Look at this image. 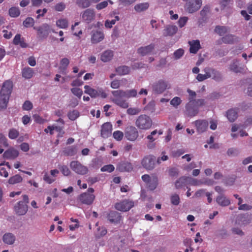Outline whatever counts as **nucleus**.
<instances>
[{"label":"nucleus","mask_w":252,"mask_h":252,"mask_svg":"<svg viewBox=\"0 0 252 252\" xmlns=\"http://www.w3.org/2000/svg\"><path fill=\"white\" fill-rule=\"evenodd\" d=\"M10 96L0 93V110L5 109L7 106V104Z\"/></svg>","instance_id":"obj_31"},{"label":"nucleus","mask_w":252,"mask_h":252,"mask_svg":"<svg viewBox=\"0 0 252 252\" xmlns=\"http://www.w3.org/2000/svg\"><path fill=\"white\" fill-rule=\"evenodd\" d=\"M156 158L153 155L145 156L141 160L142 166L148 170H152L155 167Z\"/></svg>","instance_id":"obj_9"},{"label":"nucleus","mask_w":252,"mask_h":252,"mask_svg":"<svg viewBox=\"0 0 252 252\" xmlns=\"http://www.w3.org/2000/svg\"><path fill=\"white\" fill-rule=\"evenodd\" d=\"M116 72L120 75H125L130 72V68L126 65L120 66L116 69Z\"/></svg>","instance_id":"obj_38"},{"label":"nucleus","mask_w":252,"mask_h":252,"mask_svg":"<svg viewBox=\"0 0 252 252\" xmlns=\"http://www.w3.org/2000/svg\"><path fill=\"white\" fill-rule=\"evenodd\" d=\"M223 43L225 44H233L238 40V38L231 34H227L222 37Z\"/></svg>","instance_id":"obj_34"},{"label":"nucleus","mask_w":252,"mask_h":252,"mask_svg":"<svg viewBox=\"0 0 252 252\" xmlns=\"http://www.w3.org/2000/svg\"><path fill=\"white\" fill-rule=\"evenodd\" d=\"M212 75V79L216 82H220L223 80V75L222 73L219 70L214 68Z\"/></svg>","instance_id":"obj_39"},{"label":"nucleus","mask_w":252,"mask_h":252,"mask_svg":"<svg viewBox=\"0 0 252 252\" xmlns=\"http://www.w3.org/2000/svg\"><path fill=\"white\" fill-rule=\"evenodd\" d=\"M34 24V20L32 17H28L27 18L23 23V24L24 27L26 28L32 27L33 26Z\"/></svg>","instance_id":"obj_48"},{"label":"nucleus","mask_w":252,"mask_h":252,"mask_svg":"<svg viewBox=\"0 0 252 252\" xmlns=\"http://www.w3.org/2000/svg\"><path fill=\"white\" fill-rule=\"evenodd\" d=\"M34 74V71L32 68L30 67H25L22 70V77L25 79L31 78Z\"/></svg>","instance_id":"obj_33"},{"label":"nucleus","mask_w":252,"mask_h":252,"mask_svg":"<svg viewBox=\"0 0 252 252\" xmlns=\"http://www.w3.org/2000/svg\"><path fill=\"white\" fill-rule=\"evenodd\" d=\"M213 69V68L210 67H206L204 68L203 71L205 72L204 75L206 76V79L211 78Z\"/></svg>","instance_id":"obj_55"},{"label":"nucleus","mask_w":252,"mask_h":252,"mask_svg":"<svg viewBox=\"0 0 252 252\" xmlns=\"http://www.w3.org/2000/svg\"><path fill=\"white\" fill-rule=\"evenodd\" d=\"M193 124L199 133H202L206 131L208 127V121L205 120H198L194 121Z\"/></svg>","instance_id":"obj_16"},{"label":"nucleus","mask_w":252,"mask_h":252,"mask_svg":"<svg viewBox=\"0 0 252 252\" xmlns=\"http://www.w3.org/2000/svg\"><path fill=\"white\" fill-rule=\"evenodd\" d=\"M233 4V0H221L220 1V8L222 10L226 7H230Z\"/></svg>","instance_id":"obj_47"},{"label":"nucleus","mask_w":252,"mask_h":252,"mask_svg":"<svg viewBox=\"0 0 252 252\" xmlns=\"http://www.w3.org/2000/svg\"><path fill=\"white\" fill-rule=\"evenodd\" d=\"M117 169L121 172H129L132 170L133 167L128 162H121L118 165Z\"/></svg>","instance_id":"obj_27"},{"label":"nucleus","mask_w":252,"mask_h":252,"mask_svg":"<svg viewBox=\"0 0 252 252\" xmlns=\"http://www.w3.org/2000/svg\"><path fill=\"white\" fill-rule=\"evenodd\" d=\"M229 69L236 73H242L244 71V68L239 66V62L233 60L229 65Z\"/></svg>","instance_id":"obj_26"},{"label":"nucleus","mask_w":252,"mask_h":252,"mask_svg":"<svg viewBox=\"0 0 252 252\" xmlns=\"http://www.w3.org/2000/svg\"><path fill=\"white\" fill-rule=\"evenodd\" d=\"M189 44L190 45L189 52L190 53L196 54L201 48L198 40L190 41L189 42Z\"/></svg>","instance_id":"obj_30"},{"label":"nucleus","mask_w":252,"mask_h":252,"mask_svg":"<svg viewBox=\"0 0 252 252\" xmlns=\"http://www.w3.org/2000/svg\"><path fill=\"white\" fill-rule=\"evenodd\" d=\"M141 111L140 109L137 107H130L126 110V113L129 115H136L138 114Z\"/></svg>","instance_id":"obj_50"},{"label":"nucleus","mask_w":252,"mask_h":252,"mask_svg":"<svg viewBox=\"0 0 252 252\" xmlns=\"http://www.w3.org/2000/svg\"><path fill=\"white\" fill-rule=\"evenodd\" d=\"M188 185L187 177L183 176L178 179L175 183L176 189H180Z\"/></svg>","instance_id":"obj_35"},{"label":"nucleus","mask_w":252,"mask_h":252,"mask_svg":"<svg viewBox=\"0 0 252 252\" xmlns=\"http://www.w3.org/2000/svg\"><path fill=\"white\" fill-rule=\"evenodd\" d=\"M23 109L25 110H31L32 108V103L29 101L26 100L23 105Z\"/></svg>","instance_id":"obj_64"},{"label":"nucleus","mask_w":252,"mask_h":252,"mask_svg":"<svg viewBox=\"0 0 252 252\" xmlns=\"http://www.w3.org/2000/svg\"><path fill=\"white\" fill-rule=\"evenodd\" d=\"M215 31L219 35L222 36L228 31V28L225 26H216Z\"/></svg>","instance_id":"obj_41"},{"label":"nucleus","mask_w":252,"mask_h":252,"mask_svg":"<svg viewBox=\"0 0 252 252\" xmlns=\"http://www.w3.org/2000/svg\"><path fill=\"white\" fill-rule=\"evenodd\" d=\"M72 93L76 96L80 98L83 94L82 90L78 88H73L71 89Z\"/></svg>","instance_id":"obj_58"},{"label":"nucleus","mask_w":252,"mask_h":252,"mask_svg":"<svg viewBox=\"0 0 252 252\" xmlns=\"http://www.w3.org/2000/svg\"><path fill=\"white\" fill-rule=\"evenodd\" d=\"M171 203L174 205H178L180 203L179 196L177 194H174L171 196Z\"/></svg>","instance_id":"obj_59"},{"label":"nucleus","mask_w":252,"mask_h":252,"mask_svg":"<svg viewBox=\"0 0 252 252\" xmlns=\"http://www.w3.org/2000/svg\"><path fill=\"white\" fill-rule=\"evenodd\" d=\"M113 98L112 101L121 108L126 109L128 107L129 104L126 98L134 97L137 96V92L135 89L118 90L112 92Z\"/></svg>","instance_id":"obj_1"},{"label":"nucleus","mask_w":252,"mask_h":252,"mask_svg":"<svg viewBox=\"0 0 252 252\" xmlns=\"http://www.w3.org/2000/svg\"><path fill=\"white\" fill-rule=\"evenodd\" d=\"M193 105L194 102L191 100H190L189 102L186 105L187 114L189 117L195 116L198 113V108Z\"/></svg>","instance_id":"obj_20"},{"label":"nucleus","mask_w":252,"mask_h":252,"mask_svg":"<svg viewBox=\"0 0 252 252\" xmlns=\"http://www.w3.org/2000/svg\"><path fill=\"white\" fill-rule=\"evenodd\" d=\"M149 6L148 2L141 3L136 4L134 6V9L137 12H141L147 10Z\"/></svg>","instance_id":"obj_40"},{"label":"nucleus","mask_w":252,"mask_h":252,"mask_svg":"<svg viewBox=\"0 0 252 252\" xmlns=\"http://www.w3.org/2000/svg\"><path fill=\"white\" fill-rule=\"evenodd\" d=\"M125 135L127 140L134 141L137 138L139 134L135 127L129 126L126 128Z\"/></svg>","instance_id":"obj_11"},{"label":"nucleus","mask_w":252,"mask_h":252,"mask_svg":"<svg viewBox=\"0 0 252 252\" xmlns=\"http://www.w3.org/2000/svg\"><path fill=\"white\" fill-rule=\"evenodd\" d=\"M106 218L111 223H120L122 220V216L120 214L116 211H112L109 213H106Z\"/></svg>","instance_id":"obj_17"},{"label":"nucleus","mask_w":252,"mask_h":252,"mask_svg":"<svg viewBox=\"0 0 252 252\" xmlns=\"http://www.w3.org/2000/svg\"><path fill=\"white\" fill-rule=\"evenodd\" d=\"M33 29L37 31V34L40 38L46 37L50 30V26L46 23L42 24L38 27H33Z\"/></svg>","instance_id":"obj_14"},{"label":"nucleus","mask_w":252,"mask_h":252,"mask_svg":"<svg viewBox=\"0 0 252 252\" xmlns=\"http://www.w3.org/2000/svg\"><path fill=\"white\" fill-rule=\"evenodd\" d=\"M226 117L230 122H234L238 117V109H230L226 112Z\"/></svg>","instance_id":"obj_32"},{"label":"nucleus","mask_w":252,"mask_h":252,"mask_svg":"<svg viewBox=\"0 0 252 252\" xmlns=\"http://www.w3.org/2000/svg\"><path fill=\"white\" fill-rule=\"evenodd\" d=\"M142 179L151 190H154L158 185V178L155 175L150 176L148 174H145L142 176Z\"/></svg>","instance_id":"obj_8"},{"label":"nucleus","mask_w":252,"mask_h":252,"mask_svg":"<svg viewBox=\"0 0 252 252\" xmlns=\"http://www.w3.org/2000/svg\"><path fill=\"white\" fill-rule=\"evenodd\" d=\"M69 63V61L67 58H63L60 62V66L59 67L61 71L63 72L67 68Z\"/></svg>","instance_id":"obj_44"},{"label":"nucleus","mask_w":252,"mask_h":252,"mask_svg":"<svg viewBox=\"0 0 252 252\" xmlns=\"http://www.w3.org/2000/svg\"><path fill=\"white\" fill-rule=\"evenodd\" d=\"M170 87V85L167 81L161 79L153 84L152 89L155 94H160L166 89H169Z\"/></svg>","instance_id":"obj_5"},{"label":"nucleus","mask_w":252,"mask_h":252,"mask_svg":"<svg viewBox=\"0 0 252 252\" xmlns=\"http://www.w3.org/2000/svg\"><path fill=\"white\" fill-rule=\"evenodd\" d=\"M19 156L18 150L14 148H9L6 150L3 154V157L7 159L13 160Z\"/></svg>","instance_id":"obj_21"},{"label":"nucleus","mask_w":252,"mask_h":252,"mask_svg":"<svg viewBox=\"0 0 252 252\" xmlns=\"http://www.w3.org/2000/svg\"><path fill=\"white\" fill-rule=\"evenodd\" d=\"M16 240L15 235L11 233H6L2 236V241L4 243L11 245H13Z\"/></svg>","instance_id":"obj_28"},{"label":"nucleus","mask_w":252,"mask_h":252,"mask_svg":"<svg viewBox=\"0 0 252 252\" xmlns=\"http://www.w3.org/2000/svg\"><path fill=\"white\" fill-rule=\"evenodd\" d=\"M13 43L15 45H19L22 48H26L28 46V44L25 42L24 38L21 37L20 34H17L15 36Z\"/></svg>","instance_id":"obj_29"},{"label":"nucleus","mask_w":252,"mask_h":252,"mask_svg":"<svg viewBox=\"0 0 252 252\" xmlns=\"http://www.w3.org/2000/svg\"><path fill=\"white\" fill-rule=\"evenodd\" d=\"M187 180L188 184H189L192 186H199L202 184V182L189 177H187Z\"/></svg>","instance_id":"obj_54"},{"label":"nucleus","mask_w":252,"mask_h":252,"mask_svg":"<svg viewBox=\"0 0 252 252\" xmlns=\"http://www.w3.org/2000/svg\"><path fill=\"white\" fill-rule=\"evenodd\" d=\"M43 180L48 184H50L55 181V178H53L51 176H50L48 173L46 172L43 177Z\"/></svg>","instance_id":"obj_57"},{"label":"nucleus","mask_w":252,"mask_h":252,"mask_svg":"<svg viewBox=\"0 0 252 252\" xmlns=\"http://www.w3.org/2000/svg\"><path fill=\"white\" fill-rule=\"evenodd\" d=\"M84 88L85 93L88 94L92 98H96L100 96L103 98H105L107 96V94L102 88H97L96 89H94L88 85L85 86Z\"/></svg>","instance_id":"obj_4"},{"label":"nucleus","mask_w":252,"mask_h":252,"mask_svg":"<svg viewBox=\"0 0 252 252\" xmlns=\"http://www.w3.org/2000/svg\"><path fill=\"white\" fill-rule=\"evenodd\" d=\"M217 204L221 207H226L229 206L231 201L224 194H221L218 195L216 199Z\"/></svg>","instance_id":"obj_23"},{"label":"nucleus","mask_w":252,"mask_h":252,"mask_svg":"<svg viewBox=\"0 0 252 252\" xmlns=\"http://www.w3.org/2000/svg\"><path fill=\"white\" fill-rule=\"evenodd\" d=\"M107 231L105 227H98L97 233H96V237L100 238L106 234Z\"/></svg>","instance_id":"obj_51"},{"label":"nucleus","mask_w":252,"mask_h":252,"mask_svg":"<svg viewBox=\"0 0 252 252\" xmlns=\"http://www.w3.org/2000/svg\"><path fill=\"white\" fill-rule=\"evenodd\" d=\"M68 21L65 19H59L56 22V25L62 29H65L68 27Z\"/></svg>","instance_id":"obj_45"},{"label":"nucleus","mask_w":252,"mask_h":252,"mask_svg":"<svg viewBox=\"0 0 252 252\" xmlns=\"http://www.w3.org/2000/svg\"><path fill=\"white\" fill-rule=\"evenodd\" d=\"M104 34L102 32L93 31L91 33V42L93 44H96L103 40Z\"/></svg>","instance_id":"obj_18"},{"label":"nucleus","mask_w":252,"mask_h":252,"mask_svg":"<svg viewBox=\"0 0 252 252\" xmlns=\"http://www.w3.org/2000/svg\"><path fill=\"white\" fill-rule=\"evenodd\" d=\"M78 198L82 204L90 205L93 203L94 200L95 196L93 194L84 192L81 194Z\"/></svg>","instance_id":"obj_13"},{"label":"nucleus","mask_w":252,"mask_h":252,"mask_svg":"<svg viewBox=\"0 0 252 252\" xmlns=\"http://www.w3.org/2000/svg\"><path fill=\"white\" fill-rule=\"evenodd\" d=\"M19 135V131L15 128H11L9 131L8 136L11 139H16Z\"/></svg>","instance_id":"obj_53"},{"label":"nucleus","mask_w":252,"mask_h":252,"mask_svg":"<svg viewBox=\"0 0 252 252\" xmlns=\"http://www.w3.org/2000/svg\"><path fill=\"white\" fill-rule=\"evenodd\" d=\"M91 0H76L77 4L83 8L89 7L91 5Z\"/></svg>","instance_id":"obj_43"},{"label":"nucleus","mask_w":252,"mask_h":252,"mask_svg":"<svg viewBox=\"0 0 252 252\" xmlns=\"http://www.w3.org/2000/svg\"><path fill=\"white\" fill-rule=\"evenodd\" d=\"M9 13L10 16L16 17L20 15V11L18 7H12L9 9Z\"/></svg>","instance_id":"obj_49"},{"label":"nucleus","mask_w":252,"mask_h":252,"mask_svg":"<svg viewBox=\"0 0 252 252\" xmlns=\"http://www.w3.org/2000/svg\"><path fill=\"white\" fill-rule=\"evenodd\" d=\"M113 137L117 141H121L124 137V133L120 130L114 131L113 134Z\"/></svg>","instance_id":"obj_56"},{"label":"nucleus","mask_w":252,"mask_h":252,"mask_svg":"<svg viewBox=\"0 0 252 252\" xmlns=\"http://www.w3.org/2000/svg\"><path fill=\"white\" fill-rule=\"evenodd\" d=\"M29 197L27 195L23 196V200L17 202L14 207L15 213L18 216L25 215L28 210Z\"/></svg>","instance_id":"obj_2"},{"label":"nucleus","mask_w":252,"mask_h":252,"mask_svg":"<svg viewBox=\"0 0 252 252\" xmlns=\"http://www.w3.org/2000/svg\"><path fill=\"white\" fill-rule=\"evenodd\" d=\"M178 31V28L175 25H168L165 27L163 31L164 36H173Z\"/></svg>","instance_id":"obj_24"},{"label":"nucleus","mask_w":252,"mask_h":252,"mask_svg":"<svg viewBox=\"0 0 252 252\" xmlns=\"http://www.w3.org/2000/svg\"><path fill=\"white\" fill-rule=\"evenodd\" d=\"M155 45L151 43L147 46H142L137 49V53L142 56L152 54L154 51Z\"/></svg>","instance_id":"obj_15"},{"label":"nucleus","mask_w":252,"mask_h":252,"mask_svg":"<svg viewBox=\"0 0 252 252\" xmlns=\"http://www.w3.org/2000/svg\"><path fill=\"white\" fill-rule=\"evenodd\" d=\"M238 219L242 224L248 225L252 222V215L248 214H241L238 216Z\"/></svg>","instance_id":"obj_25"},{"label":"nucleus","mask_w":252,"mask_h":252,"mask_svg":"<svg viewBox=\"0 0 252 252\" xmlns=\"http://www.w3.org/2000/svg\"><path fill=\"white\" fill-rule=\"evenodd\" d=\"M134 206V202L128 199H125L116 203L115 208L117 210L126 212Z\"/></svg>","instance_id":"obj_10"},{"label":"nucleus","mask_w":252,"mask_h":252,"mask_svg":"<svg viewBox=\"0 0 252 252\" xmlns=\"http://www.w3.org/2000/svg\"><path fill=\"white\" fill-rule=\"evenodd\" d=\"M95 15V14L94 9L91 8L87 9L81 13L82 21L89 24L94 19Z\"/></svg>","instance_id":"obj_12"},{"label":"nucleus","mask_w":252,"mask_h":252,"mask_svg":"<svg viewBox=\"0 0 252 252\" xmlns=\"http://www.w3.org/2000/svg\"><path fill=\"white\" fill-rule=\"evenodd\" d=\"M201 5V0H188L185 4V9L189 13H193L198 10Z\"/></svg>","instance_id":"obj_6"},{"label":"nucleus","mask_w":252,"mask_h":252,"mask_svg":"<svg viewBox=\"0 0 252 252\" xmlns=\"http://www.w3.org/2000/svg\"><path fill=\"white\" fill-rule=\"evenodd\" d=\"M115 167L112 164L106 165L103 166L101 168V171L102 172L107 171L108 172H111L114 170Z\"/></svg>","instance_id":"obj_62"},{"label":"nucleus","mask_w":252,"mask_h":252,"mask_svg":"<svg viewBox=\"0 0 252 252\" xmlns=\"http://www.w3.org/2000/svg\"><path fill=\"white\" fill-rule=\"evenodd\" d=\"M22 180L23 179L20 175L16 174L9 179L8 183L11 185H14L21 182Z\"/></svg>","instance_id":"obj_42"},{"label":"nucleus","mask_w":252,"mask_h":252,"mask_svg":"<svg viewBox=\"0 0 252 252\" xmlns=\"http://www.w3.org/2000/svg\"><path fill=\"white\" fill-rule=\"evenodd\" d=\"M181 99L179 97H175L171 101L170 104L175 107H177L181 103Z\"/></svg>","instance_id":"obj_60"},{"label":"nucleus","mask_w":252,"mask_h":252,"mask_svg":"<svg viewBox=\"0 0 252 252\" xmlns=\"http://www.w3.org/2000/svg\"><path fill=\"white\" fill-rule=\"evenodd\" d=\"M13 88V83L10 80L5 81L2 86L0 93L10 95Z\"/></svg>","instance_id":"obj_22"},{"label":"nucleus","mask_w":252,"mask_h":252,"mask_svg":"<svg viewBox=\"0 0 252 252\" xmlns=\"http://www.w3.org/2000/svg\"><path fill=\"white\" fill-rule=\"evenodd\" d=\"M113 56V53L111 50H107L103 52L101 56V60L103 62L110 61Z\"/></svg>","instance_id":"obj_36"},{"label":"nucleus","mask_w":252,"mask_h":252,"mask_svg":"<svg viewBox=\"0 0 252 252\" xmlns=\"http://www.w3.org/2000/svg\"><path fill=\"white\" fill-rule=\"evenodd\" d=\"M79 113L78 111L75 110L69 112L67 114L68 118L71 121L76 120L79 117Z\"/></svg>","instance_id":"obj_52"},{"label":"nucleus","mask_w":252,"mask_h":252,"mask_svg":"<svg viewBox=\"0 0 252 252\" xmlns=\"http://www.w3.org/2000/svg\"><path fill=\"white\" fill-rule=\"evenodd\" d=\"M135 125L140 129H148L152 126V120L146 115H140L136 120Z\"/></svg>","instance_id":"obj_3"},{"label":"nucleus","mask_w":252,"mask_h":252,"mask_svg":"<svg viewBox=\"0 0 252 252\" xmlns=\"http://www.w3.org/2000/svg\"><path fill=\"white\" fill-rule=\"evenodd\" d=\"M126 245V240L123 239L121 240L119 243L114 246V250L116 252L122 251Z\"/></svg>","instance_id":"obj_46"},{"label":"nucleus","mask_w":252,"mask_h":252,"mask_svg":"<svg viewBox=\"0 0 252 252\" xmlns=\"http://www.w3.org/2000/svg\"><path fill=\"white\" fill-rule=\"evenodd\" d=\"M239 154V150L234 148H230L227 151V154L228 156H237Z\"/></svg>","instance_id":"obj_61"},{"label":"nucleus","mask_w":252,"mask_h":252,"mask_svg":"<svg viewBox=\"0 0 252 252\" xmlns=\"http://www.w3.org/2000/svg\"><path fill=\"white\" fill-rule=\"evenodd\" d=\"M59 169L64 176H68L71 173L69 168L66 166H61L59 167Z\"/></svg>","instance_id":"obj_63"},{"label":"nucleus","mask_w":252,"mask_h":252,"mask_svg":"<svg viewBox=\"0 0 252 252\" xmlns=\"http://www.w3.org/2000/svg\"><path fill=\"white\" fill-rule=\"evenodd\" d=\"M77 152V148L74 146H69L66 148L63 151V153L67 156H73Z\"/></svg>","instance_id":"obj_37"},{"label":"nucleus","mask_w":252,"mask_h":252,"mask_svg":"<svg viewBox=\"0 0 252 252\" xmlns=\"http://www.w3.org/2000/svg\"><path fill=\"white\" fill-rule=\"evenodd\" d=\"M112 130V126L110 123L103 124L101 126V136L104 138H108L111 135Z\"/></svg>","instance_id":"obj_19"},{"label":"nucleus","mask_w":252,"mask_h":252,"mask_svg":"<svg viewBox=\"0 0 252 252\" xmlns=\"http://www.w3.org/2000/svg\"><path fill=\"white\" fill-rule=\"evenodd\" d=\"M70 167L73 171L79 175H85L89 172L88 167L77 160L71 161L70 163Z\"/></svg>","instance_id":"obj_7"}]
</instances>
